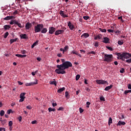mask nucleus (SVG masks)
Wrapping results in <instances>:
<instances>
[{
	"instance_id": "54",
	"label": "nucleus",
	"mask_w": 131,
	"mask_h": 131,
	"mask_svg": "<svg viewBox=\"0 0 131 131\" xmlns=\"http://www.w3.org/2000/svg\"><path fill=\"white\" fill-rule=\"evenodd\" d=\"M63 109H64V107H62V106H60L59 107V108L58 109V111H62L63 110Z\"/></svg>"
},
{
	"instance_id": "18",
	"label": "nucleus",
	"mask_w": 131,
	"mask_h": 131,
	"mask_svg": "<svg viewBox=\"0 0 131 131\" xmlns=\"http://www.w3.org/2000/svg\"><path fill=\"white\" fill-rule=\"evenodd\" d=\"M17 21L18 20H16V19H12L10 22V24H11V25H13L14 24H16V25Z\"/></svg>"
},
{
	"instance_id": "28",
	"label": "nucleus",
	"mask_w": 131,
	"mask_h": 131,
	"mask_svg": "<svg viewBox=\"0 0 131 131\" xmlns=\"http://www.w3.org/2000/svg\"><path fill=\"white\" fill-rule=\"evenodd\" d=\"M48 111L49 112H52V111L55 112V111H56V110L55 108H52V107H49L48 108Z\"/></svg>"
},
{
	"instance_id": "35",
	"label": "nucleus",
	"mask_w": 131,
	"mask_h": 131,
	"mask_svg": "<svg viewBox=\"0 0 131 131\" xmlns=\"http://www.w3.org/2000/svg\"><path fill=\"white\" fill-rule=\"evenodd\" d=\"M9 35V32H7L4 34V38H7Z\"/></svg>"
},
{
	"instance_id": "33",
	"label": "nucleus",
	"mask_w": 131,
	"mask_h": 131,
	"mask_svg": "<svg viewBox=\"0 0 131 131\" xmlns=\"http://www.w3.org/2000/svg\"><path fill=\"white\" fill-rule=\"evenodd\" d=\"M124 43L123 40H119L118 41V44H119L120 46L122 45Z\"/></svg>"
},
{
	"instance_id": "52",
	"label": "nucleus",
	"mask_w": 131,
	"mask_h": 131,
	"mask_svg": "<svg viewBox=\"0 0 131 131\" xmlns=\"http://www.w3.org/2000/svg\"><path fill=\"white\" fill-rule=\"evenodd\" d=\"M12 110H8L7 111V113H8V114H10V113H12Z\"/></svg>"
},
{
	"instance_id": "15",
	"label": "nucleus",
	"mask_w": 131,
	"mask_h": 131,
	"mask_svg": "<svg viewBox=\"0 0 131 131\" xmlns=\"http://www.w3.org/2000/svg\"><path fill=\"white\" fill-rule=\"evenodd\" d=\"M16 57H18V58H25L27 57V55L25 54L21 55V54H16Z\"/></svg>"
},
{
	"instance_id": "61",
	"label": "nucleus",
	"mask_w": 131,
	"mask_h": 131,
	"mask_svg": "<svg viewBox=\"0 0 131 131\" xmlns=\"http://www.w3.org/2000/svg\"><path fill=\"white\" fill-rule=\"evenodd\" d=\"M7 123V120H4L3 121H2V123L3 124H5V123Z\"/></svg>"
},
{
	"instance_id": "6",
	"label": "nucleus",
	"mask_w": 131,
	"mask_h": 131,
	"mask_svg": "<svg viewBox=\"0 0 131 131\" xmlns=\"http://www.w3.org/2000/svg\"><path fill=\"white\" fill-rule=\"evenodd\" d=\"M49 34H53L54 32L56 31V28L53 27H49Z\"/></svg>"
},
{
	"instance_id": "40",
	"label": "nucleus",
	"mask_w": 131,
	"mask_h": 131,
	"mask_svg": "<svg viewBox=\"0 0 131 131\" xmlns=\"http://www.w3.org/2000/svg\"><path fill=\"white\" fill-rule=\"evenodd\" d=\"M106 49H107V50H109L110 51H113V48H112V47L106 46Z\"/></svg>"
},
{
	"instance_id": "43",
	"label": "nucleus",
	"mask_w": 131,
	"mask_h": 131,
	"mask_svg": "<svg viewBox=\"0 0 131 131\" xmlns=\"http://www.w3.org/2000/svg\"><path fill=\"white\" fill-rule=\"evenodd\" d=\"M80 78V75H77L76 76V80H78Z\"/></svg>"
},
{
	"instance_id": "36",
	"label": "nucleus",
	"mask_w": 131,
	"mask_h": 131,
	"mask_svg": "<svg viewBox=\"0 0 131 131\" xmlns=\"http://www.w3.org/2000/svg\"><path fill=\"white\" fill-rule=\"evenodd\" d=\"M94 46L96 47V48H98V47H99V42L98 41H96L94 43Z\"/></svg>"
},
{
	"instance_id": "39",
	"label": "nucleus",
	"mask_w": 131,
	"mask_h": 131,
	"mask_svg": "<svg viewBox=\"0 0 131 131\" xmlns=\"http://www.w3.org/2000/svg\"><path fill=\"white\" fill-rule=\"evenodd\" d=\"M83 18L84 20H88V19H90V16H83Z\"/></svg>"
},
{
	"instance_id": "49",
	"label": "nucleus",
	"mask_w": 131,
	"mask_h": 131,
	"mask_svg": "<svg viewBox=\"0 0 131 131\" xmlns=\"http://www.w3.org/2000/svg\"><path fill=\"white\" fill-rule=\"evenodd\" d=\"M4 20H10V17L9 16H8L6 17L5 18H4Z\"/></svg>"
},
{
	"instance_id": "11",
	"label": "nucleus",
	"mask_w": 131,
	"mask_h": 131,
	"mask_svg": "<svg viewBox=\"0 0 131 131\" xmlns=\"http://www.w3.org/2000/svg\"><path fill=\"white\" fill-rule=\"evenodd\" d=\"M59 13L61 17H63V18H68V15L64 14V11L61 10Z\"/></svg>"
},
{
	"instance_id": "5",
	"label": "nucleus",
	"mask_w": 131,
	"mask_h": 131,
	"mask_svg": "<svg viewBox=\"0 0 131 131\" xmlns=\"http://www.w3.org/2000/svg\"><path fill=\"white\" fill-rule=\"evenodd\" d=\"M96 81L98 84H106V83H107V85H108V82H107V81L104 80H97Z\"/></svg>"
},
{
	"instance_id": "56",
	"label": "nucleus",
	"mask_w": 131,
	"mask_h": 131,
	"mask_svg": "<svg viewBox=\"0 0 131 131\" xmlns=\"http://www.w3.org/2000/svg\"><path fill=\"white\" fill-rule=\"evenodd\" d=\"M60 51L62 52L63 54H64L65 53V51H64V49H63V48H60Z\"/></svg>"
},
{
	"instance_id": "14",
	"label": "nucleus",
	"mask_w": 131,
	"mask_h": 131,
	"mask_svg": "<svg viewBox=\"0 0 131 131\" xmlns=\"http://www.w3.org/2000/svg\"><path fill=\"white\" fill-rule=\"evenodd\" d=\"M102 36H103L102 34L97 35L94 37V39L95 40H97V39H101V38H102Z\"/></svg>"
},
{
	"instance_id": "63",
	"label": "nucleus",
	"mask_w": 131,
	"mask_h": 131,
	"mask_svg": "<svg viewBox=\"0 0 131 131\" xmlns=\"http://www.w3.org/2000/svg\"><path fill=\"white\" fill-rule=\"evenodd\" d=\"M128 89L129 90H131V84H128Z\"/></svg>"
},
{
	"instance_id": "4",
	"label": "nucleus",
	"mask_w": 131,
	"mask_h": 131,
	"mask_svg": "<svg viewBox=\"0 0 131 131\" xmlns=\"http://www.w3.org/2000/svg\"><path fill=\"white\" fill-rule=\"evenodd\" d=\"M42 29H43V25L42 24H37L34 27L35 33L40 32Z\"/></svg>"
},
{
	"instance_id": "17",
	"label": "nucleus",
	"mask_w": 131,
	"mask_h": 131,
	"mask_svg": "<svg viewBox=\"0 0 131 131\" xmlns=\"http://www.w3.org/2000/svg\"><path fill=\"white\" fill-rule=\"evenodd\" d=\"M89 36H90V34H89L86 33H84L81 35V37H84L85 38H88V37H89Z\"/></svg>"
},
{
	"instance_id": "46",
	"label": "nucleus",
	"mask_w": 131,
	"mask_h": 131,
	"mask_svg": "<svg viewBox=\"0 0 131 131\" xmlns=\"http://www.w3.org/2000/svg\"><path fill=\"white\" fill-rule=\"evenodd\" d=\"M125 62H126V63H131V58L129 59H127L125 60Z\"/></svg>"
},
{
	"instance_id": "2",
	"label": "nucleus",
	"mask_w": 131,
	"mask_h": 131,
	"mask_svg": "<svg viewBox=\"0 0 131 131\" xmlns=\"http://www.w3.org/2000/svg\"><path fill=\"white\" fill-rule=\"evenodd\" d=\"M117 56L119 57L118 59H120V60H122V61H125V59H129V58H131V54L127 52H123L122 54L117 53Z\"/></svg>"
},
{
	"instance_id": "53",
	"label": "nucleus",
	"mask_w": 131,
	"mask_h": 131,
	"mask_svg": "<svg viewBox=\"0 0 131 131\" xmlns=\"http://www.w3.org/2000/svg\"><path fill=\"white\" fill-rule=\"evenodd\" d=\"M79 111H80V113H82V112H83L84 110L81 107H80Z\"/></svg>"
},
{
	"instance_id": "12",
	"label": "nucleus",
	"mask_w": 131,
	"mask_h": 131,
	"mask_svg": "<svg viewBox=\"0 0 131 131\" xmlns=\"http://www.w3.org/2000/svg\"><path fill=\"white\" fill-rule=\"evenodd\" d=\"M71 54H73L74 55H76V56H78L79 57H81V55L75 50H73L71 52Z\"/></svg>"
},
{
	"instance_id": "9",
	"label": "nucleus",
	"mask_w": 131,
	"mask_h": 131,
	"mask_svg": "<svg viewBox=\"0 0 131 131\" xmlns=\"http://www.w3.org/2000/svg\"><path fill=\"white\" fill-rule=\"evenodd\" d=\"M32 27V25L30 23H27L25 26V28L26 30H29V29H30Z\"/></svg>"
},
{
	"instance_id": "29",
	"label": "nucleus",
	"mask_w": 131,
	"mask_h": 131,
	"mask_svg": "<svg viewBox=\"0 0 131 131\" xmlns=\"http://www.w3.org/2000/svg\"><path fill=\"white\" fill-rule=\"evenodd\" d=\"M112 123V118L110 117L108 119V124L109 126H110Z\"/></svg>"
},
{
	"instance_id": "7",
	"label": "nucleus",
	"mask_w": 131,
	"mask_h": 131,
	"mask_svg": "<svg viewBox=\"0 0 131 131\" xmlns=\"http://www.w3.org/2000/svg\"><path fill=\"white\" fill-rule=\"evenodd\" d=\"M35 84H37V81L36 82H31L30 83H26V86H31L32 85H35Z\"/></svg>"
},
{
	"instance_id": "26",
	"label": "nucleus",
	"mask_w": 131,
	"mask_h": 131,
	"mask_svg": "<svg viewBox=\"0 0 131 131\" xmlns=\"http://www.w3.org/2000/svg\"><path fill=\"white\" fill-rule=\"evenodd\" d=\"M48 31V29L46 28H43L42 30H41V33H47V32Z\"/></svg>"
},
{
	"instance_id": "60",
	"label": "nucleus",
	"mask_w": 131,
	"mask_h": 131,
	"mask_svg": "<svg viewBox=\"0 0 131 131\" xmlns=\"http://www.w3.org/2000/svg\"><path fill=\"white\" fill-rule=\"evenodd\" d=\"M18 120H19V122H21V121H22V117L21 116H19V117L18 118Z\"/></svg>"
},
{
	"instance_id": "55",
	"label": "nucleus",
	"mask_w": 131,
	"mask_h": 131,
	"mask_svg": "<svg viewBox=\"0 0 131 131\" xmlns=\"http://www.w3.org/2000/svg\"><path fill=\"white\" fill-rule=\"evenodd\" d=\"M36 73H37V71H36L35 72H32V75H33V76H34V75H35Z\"/></svg>"
},
{
	"instance_id": "30",
	"label": "nucleus",
	"mask_w": 131,
	"mask_h": 131,
	"mask_svg": "<svg viewBox=\"0 0 131 131\" xmlns=\"http://www.w3.org/2000/svg\"><path fill=\"white\" fill-rule=\"evenodd\" d=\"M25 95H26V93H22L20 94V98H25Z\"/></svg>"
},
{
	"instance_id": "51",
	"label": "nucleus",
	"mask_w": 131,
	"mask_h": 131,
	"mask_svg": "<svg viewBox=\"0 0 131 131\" xmlns=\"http://www.w3.org/2000/svg\"><path fill=\"white\" fill-rule=\"evenodd\" d=\"M124 70H125L124 69L122 68V69H121V70L120 71V73H124Z\"/></svg>"
},
{
	"instance_id": "19",
	"label": "nucleus",
	"mask_w": 131,
	"mask_h": 131,
	"mask_svg": "<svg viewBox=\"0 0 131 131\" xmlns=\"http://www.w3.org/2000/svg\"><path fill=\"white\" fill-rule=\"evenodd\" d=\"M4 28L5 30H9L11 28V26L8 25H5Z\"/></svg>"
},
{
	"instance_id": "42",
	"label": "nucleus",
	"mask_w": 131,
	"mask_h": 131,
	"mask_svg": "<svg viewBox=\"0 0 131 131\" xmlns=\"http://www.w3.org/2000/svg\"><path fill=\"white\" fill-rule=\"evenodd\" d=\"M91 54H92L93 55H96V52H95V51H91L88 53V55H91Z\"/></svg>"
},
{
	"instance_id": "57",
	"label": "nucleus",
	"mask_w": 131,
	"mask_h": 131,
	"mask_svg": "<svg viewBox=\"0 0 131 131\" xmlns=\"http://www.w3.org/2000/svg\"><path fill=\"white\" fill-rule=\"evenodd\" d=\"M128 90H125V91H124V94H125V95H127L128 94Z\"/></svg>"
},
{
	"instance_id": "10",
	"label": "nucleus",
	"mask_w": 131,
	"mask_h": 131,
	"mask_svg": "<svg viewBox=\"0 0 131 131\" xmlns=\"http://www.w3.org/2000/svg\"><path fill=\"white\" fill-rule=\"evenodd\" d=\"M64 30H58L55 31V35H59V34H62V33H64Z\"/></svg>"
},
{
	"instance_id": "48",
	"label": "nucleus",
	"mask_w": 131,
	"mask_h": 131,
	"mask_svg": "<svg viewBox=\"0 0 131 131\" xmlns=\"http://www.w3.org/2000/svg\"><path fill=\"white\" fill-rule=\"evenodd\" d=\"M27 109H29V110H31L32 109V107L30 105H28L26 107Z\"/></svg>"
},
{
	"instance_id": "25",
	"label": "nucleus",
	"mask_w": 131,
	"mask_h": 131,
	"mask_svg": "<svg viewBox=\"0 0 131 131\" xmlns=\"http://www.w3.org/2000/svg\"><path fill=\"white\" fill-rule=\"evenodd\" d=\"M16 25H17V26H18V27H19V28H23L24 27V26H22L21 23H19V22H18V21H17Z\"/></svg>"
},
{
	"instance_id": "64",
	"label": "nucleus",
	"mask_w": 131,
	"mask_h": 131,
	"mask_svg": "<svg viewBox=\"0 0 131 131\" xmlns=\"http://www.w3.org/2000/svg\"><path fill=\"white\" fill-rule=\"evenodd\" d=\"M21 54H26V51L25 50H23L21 52Z\"/></svg>"
},
{
	"instance_id": "41",
	"label": "nucleus",
	"mask_w": 131,
	"mask_h": 131,
	"mask_svg": "<svg viewBox=\"0 0 131 131\" xmlns=\"http://www.w3.org/2000/svg\"><path fill=\"white\" fill-rule=\"evenodd\" d=\"M25 100V98L20 97V99L19 100V103H21V102H24Z\"/></svg>"
},
{
	"instance_id": "27",
	"label": "nucleus",
	"mask_w": 131,
	"mask_h": 131,
	"mask_svg": "<svg viewBox=\"0 0 131 131\" xmlns=\"http://www.w3.org/2000/svg\"><path fill=\"white\" fill-rule=\"evenodd\" d=\"M50 84H54L55 85V86H57V82L55 81H50Z\"/></svg>"
},
{
	"instance_id": "50",
	"label": "nucleus",
	"mask_w": 131,
	"mask_h": 131,
	"mask_svg": "<svg viewBox=\"0 0 131 131\" xmlns=\"http://www.w3.org/2000/svg\"><path fill=\"white\" fill-rule=\"evenodd\" d=\"M119 20H121V22H124L123 19H122V16H120L118 17Z\"/></svg>"
},
{
	"instance_id": "24",
	"label": "nucleus",
	"mask_w": 131,
	"mask_h": 131,
	"mask_svg": "<svg viewBox=\"0 0 131 131\" xmlns=\"http://www.w3.org/2000/svg\"><path fill=\"white\" fill-rule=\"evenodd\" d=\"M17 40H18V38L10 39V44L12 45L13 42H15V41H17Z\"/></svg>"
},
{
	"instance_id": "44",
	"label": "nucleus",
	"mask_w": 131,
	"mask_h": 131,
	"mask_svg": "<svg viewBox=\"0 0 131 131\" xmlns=\"http://www.w3.org/2000/svg\"><path fill=\"white\" fill-rule=\"evenodd\" d=\"M90 105H91V102H90L89 101L86 102V107L87 108H90Z\"/></svg>"
},
{
	"instance_id": "47",
	"label": "nucleus",
	"mask_w": 131,
	"mask_h": 131,
	"mask_svg": "<svg viewBox=\"0 0 131 131\" xmlns=\"http://www.w3.org/2000/svg\"><path fill=\"white\" fill-rule=\"evenodd\" d=\"M69 95V93H68V92L66 91L65 92V96L67 97V98H68V96Z\"/></svg>"
},
{
	"instance_id": "38",
	"label": "nucleus",
	"mask_w": 131,
	"mask_h": 131,
	"mask_svg": "<svg viewBox=\"0 0 131 131\" xmlns=\"http://www.w3.org/2000/svg\"><path fill=\"white\" fill-rule=\"evenodd\" d=\"M100 101H105V98L104 97V96H101V97H100Z\"/></svg>"
},
{
	"instance_id": "13",
	"label": "nucleus",
	"mask_w": 131,
	"mask_h": 131,
	"mask_svg": "<svg viewBox=\"0 0 131 131\" xmlns=\"http://www.w3.org/2000/svg\"><path fill=\"white\" fill-rule=\"evenodd\" d=\"M109 38L105 37L103 38V42H104V43H109Z\"/></svg>"
},
{
	"instance_id": "23",
	"label": "nucleus",
	"mask_w": 131,
	"mask_h": 131,
	"mask_svg": "<svg viewBox=\"0 0 131 131\" xmlns=\"http://www.w3.org/2000/svg\"><path fill=\"white\" fill-rule=\"evenodd\" d=\"M63 91H65L64 87H63L62 88H60L57 90V93H59V94L62 93V92H63Z\"/></svg>"
},
{
	"instance_id": "34",
	"label": "nucleus",
	"mask_w": 131,
	"mask_h": 131,
	"mask_svg": "<svg viewBox=\"0 0 131 131\" xmlns=\"http://www.w3.org/2000/svg\"><path fill=\"white\" fill-rule=\"evenodd\" d=\"M0 115L1 116H4V115H5V111L3 110L1 111Z\"/></svg>"
},
{
	"instance_id": "8",
	"label": "nucleus",
	"mask_w": 131,
	"mask_h": 131,
	"mask_svg": "<svg viewBox=\"0 0 131 131\" xmlns=\"http://www.w3.org/2000/svg\"><path fill=\"white\" fill-rule=\"evenodd\" d=\"M68 26L69 27V28L70 29V30H73L74 28V25L71 23V21H69L68 23Z\"/></svg>"
},
{
	"instance_id": "31",
	"label": "nucleus",
	"mask_w": 131,
	"mask_h": 131,
	"mask_svg": "<svg viewBox=\"0 0 131 131\" xmlns=\"http://www.w3.org/2000/svg\"><path fill=\"white\" fill-rule=\"evenodd\" d=\"M69 49V46L67 45L64 47L63 50L64 51V52H66L68 51Z\"/></svg>"
},
{
	"instance_id": "58",
	"label": "nucleus",
	"mask_w": 131,
	"mask_h": 131,
	"mask_svg": "<svg viewBox=\"0 0 131 131\" xmlns=\"http://www.w3.org/2000/svg\"><path fill=\"white\" fill-rule=\"evenodd\" d=\"M57 57H59V58H61L62 57V53H59L57 55Z\"/></svg>"
},
{
	"instance_id": "62",
	"label": "nucleus",
	"mask_w": 131,
	"mask_h": 131,
	"mask_svg": "<svg viewBox=\"0 0 131 131\" xmlns=\"http://www.w3.org/2000/svg\"><path fill=\"white\" fill-rule=\"evenodd\" d=\"M115 32V33H118V34H119V33H121V31L119 30L116 31Z\"/></svg>"
},
{
	"instance_id": "16",
	"label": "nucleus",
	"mask_w": 131,
	"mask_h": 131,
	"mask_svg": "<svg viewBox=\"0 0 131 131\" xmlns=\"http://www.w3.org/2000/svg\"><path fill=\"white\" fill-rule=\"evenodd\" d=\"M20 38L23 39H26V38H28L27 35L26 34H22L20 35Z\"/></svg>"
},
{
	"instance_id": "37",
	"label": "nucleus",
	"mask_w": 131,
	"mask_h": 131,
	"mask_svg": "<svg viewBox=\"0 0 131 131\" xmlns=\"http://www.w3.org/2000/svg\"><path fill=\"white\" fill-rule=\"evenodd\" d=\"M99 30L101 32H106L107 30H106V29H102V28H99Z\"/></svg>"
},
{
	"instance_id": "32",
	"label": "nucleus",
	"mask_w": 131,
	"mask_h": 131,
	"mask_svg": "<svg viewBox=\"0 0 131 131\" xmlns=\"http://www.w3.org/2000/svg\"><path fill=\"white\" fill-rule=\"evenodd\" d=\"M8 125L9 126H10V127H12V126H13V121H10L8 123Z\"/></svg>"
},
{
	"instance_id": "45",
	"label": "nucleus",
	"mask_w": 131,
	"mask_h": 131,
	"mask_svg": "<svg viewBox=\"0 0 131 131\" xmlns=\"http://www.w3.org/2000/svg\"><path fill=\"white\" fill-rule=\"evenodd\" d=\"M108 32H110V33H113L114 32V30H111V29H108L107 30Z\"/></svg>"
},
{
	"instance_id": "1",
	"label": "nucleus",
	"mask_w": 131,
	"mask_h": 131,
	"mask_svg": "<svg viewBox=\"0 0 131 131\" xmlns=\"http://www.w3.org/2000/svg\"><path fill=\"white\" fill-rule=\"evenodd\" d=\"M69 67H72V63L70 61H66L60 65L57 66L58 69L55 70V72L57 74H65L66 73L65 70L68 69Z\"/></svg>"
},
{
	"instance_id": "20",
	"label": "nucleus",
	"mask_w": 131,
	"mask_h": 131,
	"mask_svg": "<svg viewBox=\"0 0 131 131\" xmlns=\"http://www.w3.org/2000/svg\"><path fill=\"white\" fill-rule=\"evenodd\" d=\"M113 86V85L111 84L110 86H106L105 89L104 91H109V90H111V89H112Z\"/></svg>"
},
{
	"instance_id": "59",
	"label": "nucleus",
	"mask_w": 131,
	"mask_h": 131,
	"mask_svg": "<svg viewBox=\"0 0 131 131\" xmlns=\"http://www.w3.org/2000/svg\"><path fill=\"white\" fill-rule=\"evenodd\" d=\"M10 20H12V19H15V16H9Z\"/></svg>"
},
{
	"instance_id": "3",
	"label": "nucleus",
	"mask_w": 131,
	"mask_h": 131,
	"mask_svg": "<svg viewBox=\"0 0 131 131\" xmlns=\"http://www.w3.org/2000/svg\"><path fill=\"white\" fill-rule=\"evenodd\" d=\"M112 58H113L112 54H104L103 61L107 62V63H111V62H112Z\"/></svg>"
},
{
	"instance_id": "22",
	"label": "nucleus",
	"mask_w": 131,
	"mask_h": 131,
	"mask_svg": "<svg viewBox=\"0 0 131 131\" xmlns=\"http://www.w3.org/2000/svg\"><path fill=\"white\" fill-rule=\"evenodd\" d=\"M38 40H37L35 42L33 43V45L31 46L32 49H33L35 46H37L38 45Z\"/></svg>"
},
{
	"instance_id": "21",
	"label": "nucleus",
	"mask_w": 131,
	"mask_h": 131,
	"mask_svg": "<svg viewBox=\"0 0 131 131\" xmlns=\"http://www.w3.org/2000/svg\"><path fill=\"white\" fill-rule=\"evenodd\" d=\"M117 125H119V126H120V125H125V122L119 121L117 123Z\"/></svg>"
}]
</instances>
